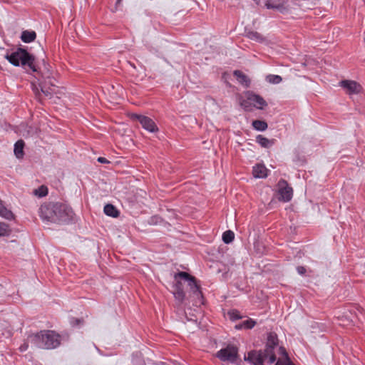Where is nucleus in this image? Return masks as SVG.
I'll return each instance as SVG.
<instances>
[{
	"mask_svg": "<svg viewBox=\"0 0 365 365\" xmlns=\"http://www.w3.org/2000/svg\"><path fill=\"white\" fill-rule=\"evenodd\" d=\"M39 216L43 221L60 224L68 222L73 211L65 204L49 202L41 205Z\"/></svg>",
	"mask_w": 365,
	"mask_h": 365,
	"instance_id": "obj_1",
	"label": "nucleus"
},
{
	"mask_svg": "<svg viewBox=\"0 0 365 365\" xmlns=\"http://www.w3.org/2000/svg\"><path fill=\"white\" fill-rule=\"evenodd\" d=\"M175 284L173 287L182 288V281L187 282L190 291L192 293L193 297L195 298L194 304L200 306L203 304L202 293L200 289V286L198 284L197 279L195 277L190 275L185 272H179L174 275Z\"/></svg>",
	"mask_w": 365,
	"mask_h": 365,
	"instance_id": "obj_2",
	"label": "nucleus"
},
{
	"mask_svg": "<svg viewBox=\"0 0 365 365\" xmlns=\"http://www.w3.org/2000/svg\"><path fill=\"white\" fill-rule=\"evenodd\" d=\"M5 57L14 66H17L21 63L22 66H28L34 71H36L34 57L24 49L18 48L10 55L6 54Z\"/></svg>",
	"mask_w": 365,
	"mask_h": 365,
	"instance_id": "obj_3",
	"label": "nucleus"
},
{
	"mask_svg": "<svg viewBox=\"0 0 365 365\" xmlns=\"http://www.w3.org/2000/svg\"><path fill=\"white\" fill-rule=\"evenodd\" d=\"M245 96L246 98L240 102L241 107L245 110H252V107L263 109L264 107L267 106L266 101L262 96L252 91L246 92Z\"/></svg>",
	"mask_w": 365,
	"mask_h": 365,
	"instance_id": "obj_4",
	"label": "nucleus"
},
{
	"mask_svg": "<svg viewBox=\"0 0 365 365\" xmlns=\"http://www.w3.org/2000/svg\"><path fill=\"white\" fill-rule=\"evenodd\" d=\"M216 356L222 361L232 364L237 363L240 359L237 346L229 344L225 348L221 349L216 353Z\"/></svg>",
	"mask_w": 365,
	"mask_h": 365,
	"instance_id": "obj_5",
	"label": "nucleus"
},
{
	"mask_svg": "<svg viewBox=\"0 0 365 365\" xmlns=\"http://www.w3.org/2000/svg\"><path fill=\"white\" fill-rule=\"evenodd\" d=\"M129 117L133 121H138L141 126L148 132L155 133L158 131V128L155 123L148 116L136 113H130Z\"/></svg>",
	"mask_w": 365,
	"mask_h": 365,
	"instance_id": "obj_6",
	"label": "nucleus"
},
{
	"mask_svg": "<svg viewBox=\"0 0 365 365\" xmlns=\"http://www.w3.org/2000/svg\"><path fill=\"white\" fill-rule=\"evenodd\" d=\"M278 345V338L275 333L271 332L268 334L266 348L264 350L265 356H269V364H272L276 360L274 352V348Z\"/></svg>",
	"mask_w": 365,
	"mask_h": 365,
	"instance_id": "obj_7",
	"label": "nucleus"
},
{
	"mask_svg": "<svg viewBox=\"0 0 365 365\" xmlns=\"http://www.w3.org/2000/svg\"><path fill=\"white\" fill-rule=\"evenodd\" d=\"M278 187V199L283 202H289L292 200L293 195V190L289 186L287 182L284 180H280L277 184Z\"/></svg>",
	"mask_w": 365,
	"mask_h": 365,
	"instance_id": "obj_8",
	"label": "nucleus"
},
{
	"mask_svg": "<svg viewBox=\"0 0 365 365\" xmlns=\"http://www.w3.org/2000/svg\"><path fill=\"white\" fill-rule=\"evenodd\" d=\"M45 349H54L60 344V336L53 331L44 330Z\"/></svg>",
	"mask_w": 365,
	"mask_h": 365,
	"instance_id": "obj_9",
	"label": "nucleus"
},
{
	"mask_svg": "<svg viewBox=\"0 0 365 365\" xmlns=\"http://www.w3.org/2000/svg\"><path fill=\"white\" fill-rule=\"evenodd\" d=\"M267 359L269 361V356H265L264 351H252L247 354V356H245V360L254 365H263L264 361Z\"/></svg>",
	"mask_w": 365,
	"mask_h": 365,
	"instance_id": "obj_10",
	"label": "nucleus"
},
{
	"mask_svg": "<svg viewBox=\"0 0 365 365\" xmlns=\"http://www.w3.org/2000/svg\"><path fill=\"white\" fill-rule=\"evenodd\" d=\"M265 6L268 9H274L282 14H288V7L285 4V0H267Z\"/></svg>",
	"mask_w": 365,
	"mask_h": 365,
	"instance_id": "obj_11",
	"label": "nucleus"
},
{
	"mask_svg": "<svg viewBox=\"0 0 365 365\" xmlns=\"http://www.w3.org/2000/svg\"><path fill=\"white\" fill-rule=\"evenodd\" d=\"M28 341H30L31 346L45 349L43 331L29 335Z\"/></svg>",
	"mask_w": 365,
	"mask_h": 365,
	"instance_id": "obj_12",
	"label": "nucleus"
},
{
	"mask_svg": "<svg viewBox=\"0 0 365 365\" xmlns=\"http://www.w3.org/2000/svg\"><path fill=\"white\" fill-rule=\"evenodd\" d=\"M285 4L288 7V14H290L292 10L300 9L304 10L309 9V0H285Z\"/></svg>",
	"mask_w": 365,
	"mask_h": 365,
	"instance_id": "obj_13",
	"label": "nucleus"
},
{
	"mask_svg": "<svg viewBox=\"0 0 365 365\" xmlns=\"http://www.w3.org/2000/svg\"><path fill=\"white\" fill-rule=\"evenodd\" d=\"M340 86L346 90L349 94L359 93L361 90L360 84L354 81L344 80L340 82Z\"/></svg>",
	"mask_w": 365,
	"mask_h": 365,
	"instance_id": "obj_14",
	"label": "nucleus"
},
{
	"mask_svg": "<svg viewBox=\"0 0 365 365\" xmlns=\"http://www.w3.org/2000/svg\"><path fill=\"white\" fill-rule=\"evenodd\" d=\"M252 174L255 178H264L268 175V170L264 165L257 164L253 167Z\"/></svg>",
	"mask_w": 365,
	"mask_h": 365,
	"instance_id": "obj_15",
	"label": "nucleus"
},
{
	"mask_svg": "<svg viewBox=\"0 0 365 365\" xmlns=\"http://www.w3.org/2000/svg\"><path fill=\"white\" fill-rule=\"evenodd\" d=\"M234 76L236 77L238 82L245 86V88H248L250 86V78L244 74L241 71L237 70L234 71Z\"/></svg>",
	"mask_w": 365,
	"mask_h": 365,
	"instance_id": "obj_16",
	"label": "nucleus"
},
{
	"mask_svg": "<svg viewBox=\"0 0 365 365\" xmlns=\"http://www.w3.org/2000/svg\"><path fill=\"white\" fill-rule=\"evenodd\" d=\"M173 290L172 291L173 296L177 301L178 306H180L182 304L185 298V293L183 290V287H173Z\"/></svg>",
	"mask_w": 365,
	"mask_h": 365,
	"instance_id": "obj_17",
	"label": "nucleus"
},
{
	"mask_svg": "<svg viewBox=\"0 0 365 365\" xmlns=\"http://www.w3.org/2000/svg\"><path fill=\"white\" fill-rule=\"evenodd\" d=\"M0 216L6 220H13L14 218V213L8 209L4 204L3 201L0 200Z\"/></svg>",
	"mask_w": 365,
	"mask_h": 365,
	"instance_id": "obj_18",
	"label": "nucleus"
},
{
	"mask_svg": "<svg viewBox=\"0 0 365 365\" xmlns=\"http://www.w3.org/2000/svg\"><path fill=\"white\" fill-rule=\"evenodd\" d=\"M36 34L34 31H24L21 34V38L24 43H31L35 40Z\"/></svg>",
	"mask_w": 365,
	"mask_h": 365,
	"instance_id": "obj_19",
	"label": "nucleus"
},
{
	"mask_svg": "<svg viewBox=\"0 0 365 365\" xmlns=\"http://www.w3.org/2000/svg\"><path fill=\"white\" fill-rule=\"evenodd\" d=\"M255 324H256L255 321H254L252 319H246V320L236 324L235 327L236 329H250L253 328Z\"/></svg>",
	"mask_w": 365,
	"mask_h": 365,
	"instance_id": "obj_20",
	"label": "nucleus"
},
{
	"mask_svg": "<svg viewBox=\"0 0 365 365\" xmlns=\"http://www.w3.org/2000/svg\"><path fill=\"white\" fill-rule=\"evenodd\" d=\"M256 141L263 148H269L274 143V140H269L262 135L257 136Z\"/></svg>",
	"mask_w": 365,
	"mask_h": 365,
	"instance_id": "obj_21",
	"label": "nucleus"
},
{
	"mask_svg": "<svg viewBox=\"0 0 365 365\" xmlns=\"http://www.w3.org/2000/svg\"><path fill=\"white\" fill-rule=\"evenodd\" d=\"M24 142L22 140H18L14 145V154L17 158H21L24 155Z\"/></svg>",
	"mask_w": 365,
	"mask_h": 365,
	"instance_id": "obj_22",
	"label": "nucleus"
},
{
	"mask_svg": "<svg viewBox=\"0 0 365 365\" xmlns=\"http://www.w3.org/2000/svg\"><path fill=\"white\" fill-rule=\"evenodd\" d=\"M247 36L250 39L259 43H262L265 41V38L257 31H250L247 33Z\"/></svg>",
	"mask_w": 365,
	"mask_h": 365,
	"instance_id": "obj_23",
	"label": "nucleus"
},
{
	"mask_svg": "<svg viewBox=\"0 0 365 365\" xmlns=\"http://www.w3.org/2000/svg\"><path fill=\"white\" fill-rule=\"evenodd\" d=\"M104 212L106 215L110 217H117L118 215V212L117 209L111 204H107L104 207Z\"/></svg>",
	"mask_w": 365,
	"mask_h": 365,
	"instance_id": "obj_24",
	"label": "nucleus"
},
{
	"mask_svg": "<svg viewBox=\"0 0 365 365\" xmlns=\"http://www.w3.org/2000/svg\"><path fill=\"white\" fill-rule=\"evenodd\" d=\"M11 233L10 226L5 222H0V237L9 236Z\"/></svg>",
	"mask_w": 365,
	"mask_h": 365,
	"instance_id": "obj_25",
	"label": "nucleus"
},
{
	"mask_svg": "<svg viewBox=\"0 0 365 365\" xmlns=\"http://www.w3.org/2000/svg\"><path fill=\"white\" fill-rule=\"evenodd\" d=\"M265 80L272 84H279L282 81V78L279 75L269 74L265 77Z\"/></svg>",
	"mask_w": 365,
	"mask_h": 365,
	"instance_id": "obj_26",
	"label": "nucleus"
},
{
	"mask_svg": "<svg viewBox=\"0 0 365 365\" xmlns=\"http://www.w3.org/2000/svg\"><path fill=\"white\" fill-rule=\"evenodd\" d=\"M252 126L255 129L260 131L265 130L267 128L266 122L260 120H255L252 122Z\"/></svg>",
	"mask_w": 365,
	"mask_h": 365,
	"instance_id": "obj_27",
	"label": "nucleus"
},
{
	"mask_svg": "<svg viewBox=\"0 0 365 365\" xmlns=\"http://www.w3.org/2000/svg\"><path fill=\"white\" fill-rule=\"evenodd\" d=\"M234 238H235V234L231 230H227L222 235V240L226 244H229L231 242H232Z\"/></svg>",
	"mask_w": 365,
	"mask_h": 365,
	"instance_id": "obj_28",
	"label": "nucleus"
},
{
	"mask_svg": "<svg viewBox=\"0 0 365 365\" xmlns=\"http://www.w3.org/2000/svg\"><path fill=\"white\" fill-rule=\"evenodd\" d=\"M34 194L38 197H44L48 194V188L41 185L38 189L34 190Z\"/></svg>",
	"mask_w": 365,
	"mask_h": 365,
	"instance_id": "obj_29",
	"label": "nucleus"
},
{
	"mask_svg": "<svg viewBox=\"0 0 365 365\" xmlns=\"http://www.w3.org/2000/svg\"><path fill=\"white\" fill-rule=\"evenodd\" d=\"M280 354L284 356V360L286 361V365H294L289 359L286 350L283 347H279Z\"/></svg>",
	"mask_w": 365,
	"mask_h": 365,
	"instance_id": "obj_30",
	"label": "nucleus"
},
{
	"mask_svg": "<svg viewBox=\"0 0 365 365\" xmlns=\"http://www.w3.org/2000/svg\"><path fill=\"white\" fill-rule=\"evenodd\" d=\"M228 314L230 316V318L232 320H236V319H241V316H240L239 312L237 310H232L231 312H229Z\"/></svg>",
	"mask_w": 365,
	"mask_h": 365,
	"instance_id": "obj_31",
	"label": "nucleus"
},
{
	"mask_svg": "<svg viewBox=\"0 0 365 365\" xmlns=\"http://www.w3.org/2000/svg\"><path fill=\"white\" fill-rule=\"evenodd\" d=\"M29 344H30V341H28V338H27L26 340L24 342V344L20 346V347H19L20 351H21V352L26 351L29 348Z\"/></svg>",
	"mask_w": 365,
	"mask_h": 365,
	"instance_id": "obj_32",
	"label": "nucleus"
},
{
	"mask_svg": "<svg viewBox=\"0 0 365 365\" xmlns=\"http://www.w3.org/2000/svg\"><path fill=\"white\" fill-rule=\"evenodd\" d=\"M297 269L298 273L300 274H304L306 272V269L302 266L297 267Z\"/></svg>",
	"mask_w": 365,
	"mask_h": 365,
	"instance_id": "obj_33",
	"label": "nucleus"
},
{
	"mask_svg": "<svg viewBox=\"0 0 365 365\" xmlns=\"http://www.w3.org/2000/svg\"><path fill=\"white\" fill-rule=\"evenodd\" d=\"M275 365H286V361L284 360V356H283V359H279L275 364Z\"/></svg>",
	"mask_w": 365,
	"mask_h": 365,
	"instance_id": "obj_34",
	"label": "nucleus"
},
{
	"mask_svg": "<svg viewBox=\"0 0 365 365\" xmlns=\"http://www.w3.org/2000/svg\"><path fill=\"white\" fill-rule=\"evenodd\" d=\"M98 161L101 163H108V160L105 158H103V157H99L98 158Z\"/></svg>",
	"mask_w": 365,
	"mask_h": 365,
	"instance_id": "obj_35",
	"label": "nucleus"
},
{
	"mask_svg": "<svg viewBox=\"0 0 365 365\" xmlns=\"http://www.w3.org/2000/svg\"><path fill=\"white\" fill-rule=\"evenodd\" d=\"M41 91L45 94V96H50V93L48 91H44L43 88H41Z\"/></svg>",
	"mask_w": 365,
	"mask_h": 365,
	"instance_id": "obj_36",
	"label": "nucleus"
},
{
	"mask_svg": "<svg viewBox=\"0 0 365 365\" xmlns=\"http://www.w3.org/2000/svg\"><path fill=\"white\" fill-rule=\"evenodd\" d=\"M122 1V0H117V1H116V4H119L120 3V1Z\"/></svg>",
	"mask_w": 365,
	"mask_h": 365,
	"instance_id": "obj_37",
	"label": "nucleus"
}]
</instances>
